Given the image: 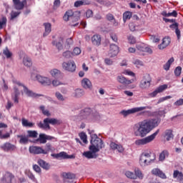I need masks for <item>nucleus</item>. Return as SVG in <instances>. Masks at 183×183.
<instances>
[{
    "instance_id": "obj_45",
    "label": "nucleus",
    "mask_w": 183,
    "mask_h": 183,
    "mask_svg": "<svg viewBox=\"0 0 183 183\" xmlns=\"http://www.w3.org/2000/svg\"><path fill=\"white\" fill-rule=\"evenodd\" d=\"M19 15H21V11H11V12L10 13L11 21H13V19L17 18V16H19Z\"/></svg>"
},
{
    "instance_id": "obj_4",
    "label": "nucleus",
    "mask_w": 183,
    "mask_h": 183,
    "mask_svg": "<svg viewBox=\"0 0 183 183\" xmlns=\"http://www.w3.org/2000/svg\"><path fill=\"white\" fill-rule=\"evenodd\" d=\"M49 124L51 125H61V124H62V120L55 118H46L44 119L43 123L42 122L38 123L37 127L41 129H51Z\"/></svg>"
},
{
    "instance_id": "obj_41",
    "label": "nucleus",
    "mask_w": 183,
    "mask_h": 183,
    "mask_svg": "<svg viewBox=\"0 0 183 183\" xmlns=\"http://www.w3.org/2000/svg\"><path fill=\"white\" fill-rule=\"evenodd\" d=\"M169 155V153H168V151L164 150L162 152L160 153L159 157V161H164L165 157H168Z\"/></svg>"
},
{
    "instance_id": "obj_54",
    "label": "nucleus",
    "mask_w": 183,
    "mask_h": 183,
    "mask_svg": "<svg viewBox=\"0 0 183 183\" xmlns=\"http://www.w3.org/2000/svg\"><path fill=\"white\" fill-rule=\"evenodd\" d=\"M134 175H136V179L139 178V179H142L144 178V174H142V172L139 169H135Z\"/></svg>"
},
{
    "instance_id": "obj_13",
    "label": "nucleus",
    "mask_w": 183,
    "mask_h": 183,
    "mask_svg": "<svg viewBox=\"0 0 183 183\" xmlns=\"http://www.w3.org/2000/svg\"><path fill=\"white\" fill-rule=\"evenodd\" d=\"M119 53V47H118L116 44H111L110 45V50H109V57L114 58V56H117L118 54Z\"/></svg>"
},
{
    "instance_id": "obj_8",
    "label": "nucleus",
    "mask_w": 183,
    "mask_h": 183,
    "mask_svg": "<svg viewBox=\"0 0 183 183\" xmlns=\"http://www.w3.org/2000/svg\"><path fill=\"white\" fill-rule=\"evenodd\" d=\"M61 66L67 72H75L76 69V64H75V61H64Z\"/></svg>"
},
{
    "instance_id": "obj_29",
    "label": "nucleus",
    "mask_w": 183,
    "mask_h": 183,
    "mask_svg": "<svg viewBox=\"0 0 183 183\" xmlns=\"http://www.w3.org/2000/svg\"><path fill=\"white\" fill-rule=\"evenodd\" d=\"M23 64L24 66H27V68H29L30 66H32V60L29 56L24 55L23 58Z\"/></svg>"
},
{
    "instance_id": "obj_56",
    "label": "nucleus",
    "mask_w": 183,
    "mask_h": 183,
    "mask_svg": "<svg viewBox=\"0 0 183 183\" xmlns=\"http://www.w3.org/2000/svg\"><path fill=\"white\" fill-rule=\"evenodd\" d=\"M10 137L11 134L9 133L2 134V131L0 130V139H8V138H10Z\"/></svg>"
},
{
    "instance_id": "obj_5",
    "label": "nucleus",
    "mask_w": 183,
    "mask_h": 183,
    "mask_svg": "<svg viewBox=\"0 0 183 183\" xmlns=\"http://www.w3.org/2000/svg\"><path fill=\"white\" fill-rule=\"evenodd\" d=\"M63 19L66 22H68V21H71V26H78V25H79V23L78 22V21H79V16H75V14L74 11H72V10H68L66 11L63 16Z\"/></svg>"
},
{
    "instance_id": "obj_44",
    "label": "nucleus",
    "mask_w": 183,
    "mask_h": 183,
    "mask_svg": "<svg viewBox=\"0 0 183 183\" xmlns=\"http://www.w3.org/2000/svg\"><path fill=\"white\" fill-rule=\"evenodd\" d=\"M132 63L134 65H135V66H137V68H141V66H144V62L138 59H134Z\"/></svg>"
},
{
    "instance_id": "obj_36",
    "label": "nucleus",
    "mask_w": 183,
    "mask_h": 183,
    "mask_svg": "<svg viewBox=\"0 0 183 183\" xmlns=\"http://www.w3.org/2000/svg\"><path fill=\"white\" fill-rule=\"evenodd\" d=\"M162 15V16H174V18H177V16H178V13L175 10L171 13H167V11H163Z\"/></svg>"
},
{
    "instance_id": "obj_35",
    "label": "nucleus",
    "mask_w": 183,
    "mask_h": 183,
    "mask_svg": "<svg viewBox=\"0 0 183 183\" xmlns=\"http://www.w3.org/2000/svg\"><path fill=\"white\" fill-rule=\"evenodd\" d=\"M7 22H8V19H6V16H3L0 19V29H4V28H6Z\"/></svg>"
},
{
    "instance_id": "obj_53",
    "label": "nucleus",
    "mask_w": 183,
    "mask_h": 183,
    "mask_svg": "<svg viewBox=\"0 0 183 183\" xmlns=\"http://www.w3.org/2000/svg\"><path fill=\"white\" fill-rule=\"evenodd\" d=\"M26 175L29 178V179L33 181V182L38 183V180H36V178L35 177V175H34V174H32V172H27Z\"/></svg>"
},
{
    "instance_id": "obj_60",
    "label": "nucleus",
    "mask_w": 183,
    "mask_h": 183,
    "mask_svg": "<svg viewBox=\"0 0 183 183\" xmlns=\"http://www.w3.org/2000/svg\"><path fill=\"white\" fill-rule=\"evenodd\" d=\"M55 95L59 101H65L64 96L59 92H56Z\"/></svg>"
},
{
    "instance_id": "obj_20",
    "label": "nucleus",
    "mask_w": 183,
    "mask_h": 183,
    "mask_svg": "<svg viewBox=\"0 0 183 183\" xmlns=\"http://www.w3.org/2000/svg\"><path fill=\"white\" fill-rule=\"evenodd\" d=\"M81 86H83L84 89H92V83L88 78H84L81 80Z\"/></svg>"
},
{
    "instance_id": "obj_9",
    "label": "nucleus",
    "mask_w": 183,
    "mask_h": 183,
    "mask_svg": "<svg viewBox=\"0 0 183 183\" xmlns=\"http://www.w3.org/2000/svg\"><path fill=\"white\" fill-rule=\"evenodd\" d=\"M152 81L151 76L149 74H145L140 81L139 88H141V89H147V88L151 86Z\"/></svg>"
},
{
    "instance_id": "obj_38",
    "label": "nucleus",
    "mask_w": 183,
    "mask_h": 183,
    "mask_svg": "<svg viewBox=\"0 0 183 183\" xmlns=\"http://www.w3.org/2000/svg\"><path fill=\"white\" fill-rule=\"evenodd\" d=\"M174 57L170 58L168 61L164 65L163 68L165 71H169V68H171V64L174 62Z\"/></svg>"
},
{
    "instance_id": "obj_2",
    "label": "nucleus",
    "mask_w": 183,
    "mask_h": 183,
    "mask_svg": "<svg viewBox=\"0 0 183 183\" xmlns=\"http://www.w3.org/2000/svg\"><path fill=\"white\" fill-rule=\"evenodd\" d=\"M90 144L89 149L92 152H99L100 149H102L104 147L102 139L98 137L97 134L91 135Z\"/></svg>"
},
{
    "instance_id": "obj_34",
    "label": "nucleus",
    "mask_w": 183,
    "mask_h": 183,
    "mask_svg": "<svg viewBox=\"0 0 183 183\" xmlns=\"http://www.w3.org/2000/svg\"><path fill=\"white\" fill-rule=\"evenodd\" d=\"M44 28H45V31L43 34V36H47V35H49L51 34V31H52L51 27V24L50 23H44Z\"/></svg>"
},
{
    "instance_id": "obj_63",
    "label": "nucleus",
    "mask_w": 183,
    "mask_h": 183,
    "mask_svg": "<svg viewBox=\"0 0 183 183\" xmlns=\"http://www.w3.org/2000/svg\"><path fill=\"white\" fill-rule=\"evenodd\" d=\"M33 169L35 171V172H37L38 174L41 173V167L38 166V164H33Z\"/></svg>"
},
{
    "instance_id": "obj_51",
    "label": "nucleus",
    "mask_w": 183,
    "mask_h": 183,
    "mask_svg": "<svg viewBox=\"0 0 183 183\" xmlns=\"http://www.w3.org/2000/svg\"><path fill=\"white\" fill-rule=\"evenodd\" d=\"M3 54L5 55L6 58H11L12 56V52L9 51V49L8 47H6L5 49L3 50Z\"/></svg>"
},
{
    "instance_id": "obj_49",
    "label": "nucleus",
    "mask_w": 183,
    "mask_h": 183,
    "mask_svg": "<svg viewBox=\"0 0 183 183\" xmlns=\"http://www.w3.org/2000/svg\"><path fill=\"white\" fill-rule=\"evenodd\" d=\"M79 135L80 139H81L84 144H88L86 134H85L84 132H81Z\"/></svg>"
},
{
    "instance_id": "obj_28",
    "label": "nucleus",
    "mask_w": 183,
    "mask_h": 183,
    "mask_svg": "<svg viewBox=\"0 0 183 183\" xmlns=\"http://www.w3.org/2000/svg\"><path fill=\"white\" fill-rule=\"evenodd\" d=\"M173 178L177 179V181L182 182L183 181V174L179 170H174L173 173Z\"/></svg>"
},
{
    "instance_id": "obj_11",
    "label": "nucleus",
    "mask_w": 183,
    "mask_h": 183,
    "mask_svg": "<svg viewBox=\"0 0 183 183\" xmlns=\"http://www.w3.org/2000/svg\"><path fill=\"white\" fill-rule=\"evenodd\" d=\"M29 151L30 154H34L36 155H38L39 154H44V155H46V152H45V149H42L40 147L31 146L29 148Z\"/></svg>"
},
{
    "instance_id": "obj_26",
    "label": "nucleus",
    "mask_w": 183,
    "mask_h": 183,
    "mask_svg": "<svg viewBox=\"0 0 183 183\" xmlns=\"http://www.w3.org/2000/svg\"><path fill=\"white\" fill-rule=\"evenodd\" d=\"M110 148L113 149V151L117 149L119 152H122L124 151V147H122V145L116 144L115 142L110 143Z\"/></svg>"
},
{
    "instance_id": "obj_6",
    "label": "nucleus",
    "mask_w": 183,
    "mask_h": 183,
    "mask_svg": "<svg viewBox=\"0 0 183 183\" xmlns=\"http://www.w3.org/2000/svg\"><path fill=\"white\" fill-rule=\"evenodd\" d=\"M159 134V129H157L154 133L152 134L144 137L143 139H139L135 141L136 145H147V144H149V142H152L157 137V136Z\"/></svg>"
},
{
    "instance_id": "obj_64",
    "label": "nucleus",
    "mask_w": 183,
    "mask_h": 183,
    "mask_svg": "<svg viewBox=\"0 0 183 183\" xmlns=\"http://www.w3.org/2000/svg\"><path fill=\"white\" fill-rule=\"evenodd\" d=\"M174 105H175L176 107H181V105H183V99L177 100L176 102L174 103Z\"/></svg>"
},
{
    "instance_id": "obj_7",
    "label": "nucleus",
    "mask_w": 183,
    "mask_h": 183,
    "mask_svg": "<svg viewBox=\"0 0 183 183\" xmlns=\"http://www.w3.org/2000/svg\"><path fill=\"white\" fill-rule=\"evenodd\" d=\"M144 109H151V107L145 106L140 107H134L128 110H122L120 114L124 117H128V115H131L132 114H137V112H141Z\"/></svg>"
},
{
    "instance_id": "obj_19",
    "label": "nucleus",
    "mask_w": 183,
    "mask_h": 183,
    "mask_svg": "<svg viewBox=\"0 0 183 183\" xmlns=\"http://www.w3.org/2000/svg\"><path fill=\"white\" fill-rule=\"evenodd\" d=\"M152 175H156V177H159V178H162V179H167V175H165V173H164L161 169L158 168L153 169L152 170Z\"/></svg>"
},
{
    "instance_id": "obj_21",
    "label": "nucleus",
    "mask_w": 183,
    "mask_h": 183,
    "mask_svg": "<svg viewBox=\"0 0 183 183\" xmlns=\"http://www.w3.org/2000/svg\"><path fill=\"white\" fill-rule=\"evenodd\" d=\"M169 44H171V39L169 37H164L162 39V43L158 45V48L159 49H165Z\"/></svg>"
},
{
    "instance_id": "obj_37",
    "label": "nucleus",
    "mask_w": 183,
    "mask_h": 183,
    "mask_svg": "<svg viewBox=\"0 0 183 183\" xmlns=\"http://www.w3.org/2000/svg\"><path fill=\"white\" fill-rule=\"evenodd\" d=\"M137 49L139 51H142V52H147L148 54H152V49L149 48V47H142L139 45H137Z\"/></svg>"
},
{
    "instance_id": "obj_18",
    "label": "nucleus",
    "mask_w": 183,
    "mask_h": 183,
    "mask_svg": "<svg viewBox=\"0 0 183 183\" xmlns=\"http://www.w3.org/2000/svg\"><path fill=\"white\" fill-rule=\"evenodd\" d=\"M117 81L123 85H129L134 82V80H128L127 78H125V76L122 75L117 76Z\"/></svg>"
},
{
    "instance_id": "obj_30",
    "label": "nucleus",
    "mask_w": 183,
    "mask_h": 183,
    "mask_svg": "<svg viewBox=\"0 0 183 183\" xmlns=\"http://www.w3.org/2000/svg\"><path fill=\"white\" fill-rule=\"evenodd\" d=\"M97 152H93L92 151L84 152L83 155L88 159H92L93 158H97L98 157Z\"/></svg>"
},
{
    "instance_id": "obj_24",
    "label": "nucleus",
    "mask_w": 183,
    "mask_h": 183,
    "mask_svg": "<svg viewBox=\"0 0 183 183\" xmlns=\"http://www.w3.org/2000/svg\"><path fill=\"white\" fill-rule=\"evenodd\" d=\"M37 163L39 164L41 168H43V169H45L46 171H48L51 168V164L45 162L44 159H39Z\"/></svg>"
},
{
    "instance_id": "obj_62",
    "label": "nucleus",
    "mask_w": 183,
    "mask_h": 183,
    "mask_svg": "<svg viewBox=\"0 0 183 183\" xmlns=\"http://www.w3.org/2000/svg\"><path fill=\"white\" fill-rule=\"evenodd\" d=\"M53 85V86H59V85H62V83L58 80H53L52 81H51Z\"/></svg>"
},
{
    "instance_id": "obj_42",
    "label": "nucleus",
    "mask_w": 183,
    "mask_h": 183,
    "mask_svg": "<svg viewBox=\"0 0 183 183\" xmlns=\"http://www.w3.org/2000/svg\"><path fill=\"white\" fill-rule=\"evenodd\" d=\"M62 176L64 178H66V179H75V174L72 173L64 172Z\"/></svg>"
},
{
    "instance_id": "obj_1",
    "label": "nucleus",
    "mask_w": 183,
    "mask_h": 183,
    "mask_svg": "<svg viewBox=\"0 0 183 183\" xmlns=\"http://www.w3.org/2000/svg\"><path fill=\"white\" fill-rule=\"evenodd\" d=\"M161 122L158 119H147L134 124L133 131L135 137H145L152 129L157 128Z\"/></svg>"
},
{
    "instance_id": "obj_31",
    "label": "nucleus",
    "mask_w": 183,
    "mask_h": 183,
    "mask_svg": "<svg viewBox=\"0 0 183 183\" xmlns=\"http://www.w3.org/2000/svg\"><path fill=\"white\" fill-rule=\"evenodd\" d=\"M21 124H22V126L25 127L26 128H32L35 125L34 123H32L28 121V119L25 118L21 119Z\"/></svg>"
},
{
    "instance_id": "obj_43",
    "label": "nucleus",
    "mask_w": 183,
    "mask_h": 183,
    "mask_svg": "<svg viewBox=\"0 0 183 183\" xmlns=\"http://www.w3.org/2000/svg\"><path fill=\"white\" fill-rule=\"evenodd\" d=\"M50 74L54 78H58V76H59V75H61V71H59L56 69H54L50 71Z\"/></svg>"
},
{
    "instance_id": "obj_10",
    "label": "nucleus",
    "mask_w": 183,
    "mask_h": 183,
    "mask_svg": "<svg viewBox=\"0 0 183 183\" xmlns=\"http://www.w3.org/2000/svg\"><path fill=\"white\" fill-rule=\"evenodd\" d=\"M15 179V175L9 172H6L1 178V183H13Z\"/></svg>"
},
{
    "instance_id": "obj_48",
    "label": "nucleus",
    "mask_w": 183,
    "mask_h": 183,
    "mask_svg": "<svg viewBox=\"0 0 183 183\" xmlns=\"http://www.w3.org/2000/svg\"><path fill=\"white\" fill-rule=\"evenodd\" d=\"M125 175L127 178H130V179H137V175L132 172L127 171L126 172Z\"/></svg>"
},
{
    "instance_id": "obj_50",
    "label": "nucleus",
    "mask_w": 183,
    "mask_h": 183,
    "mask_svg": "<svg viewBox=\"0 0 183 183\" xmlns=\"http://www.w3.org/2000/svg\"><path fill=\"white\" fill-rule=\"evenodd\" d=\"M39 109L41 110L43 115H46V117H51L49 110H45V106H40Z\"/></svg>"
},
{
    "instance_id": "obj_57",
    "label": "nucleus",
    "mask_w": 183,
    "mask_h": 183,
    "mask_svg": "<svg viewBox=\"0 0 183 183\" xmlns=\"http://www.w3.org/2000/svg\"><path fill=\"white\" fill-rule=\"evenodd\" d=\"M62 55L64 58H66L67 59H69V58L72 56V52H71L70 51H66L63 52Z\"/></svg>"
},
{
    "instance_id": "obj_23",
    "label": "nucleus",
    "mask_w": 183,
    "mask_h": 183,
    "mask_svg": "<svg viewBox=\"0 0 183 183\" xmlns=\"http://www.w3.org/2000/svg\"><path fill=\"white\" fill-rule=\"evenodd\" d=\"M101 36L98 34H94L92 36V43L95 45L96 46H99L101 45Z\"/></svg>"
},
{
    "instance_id": "obj_59",
    "label": "nucleus",
    "mask_w": 183,
    "mask_h": 183,
    "mask_svg": "<svg viewBox=\"0 0 183 183\" xmlns=\"http://www.w3.org/2000/svg\"><path fill=\"white\" fill-rule=\"evenodd\" d=\"M168 88V85L167 84H163V85H161L159 86L157 90L158 91V92H162L164 91H165V89H167Z\"/></svg>"
},
{
    "instance_id": "obj_33",
    "label": "nucleus",
    "mask_w": 183,
    "mask_h": 183,
    "mask_svg": "<svg viewBox=\"0 0 183 183\" xmlns=\"http://www.w3.org/2000/svg\"><path fill=\"white\" fill-rule=\"evenodd\" d=\"M164 138L167 141H171V139H174V134H172V130L167 129L164 132Z\"/></svg>"
},
{
    "instance_id": "obj_55",
    "label": "nucleus",
    "mask_w": 183,
    "mask_h": 183,
    "mask_svg": "<svg viewBox=\"0 0 183 183\" xmlns=\"http://www.w3.org/2000/svg\"><path fill=\"white\" fill-rule=\"evenodd\" d=\"M182 71V66L176 67V69H174V75L176 76H179V75H181Z\"/></svg>"
},
{
    "instance_id": "obj_46",
    "label": "nucleus",
    "mask_w": 183,
    "mask_h": 183,
    "mask_svg": "<svg viewBox=\"0 0 183 183\" xmlns=\"http://www.w3.org/2000/svg\"><path fill=\"white\" fill-rule=\"evenodd\" d=\"M132 17V13L129 11H126L123 14V21L124 22H127V19H131Z\"/></svg>"
},
{
    "instance_id": "obj_47",
    "label": "nucleus",
    "mask_w": 183,
    "mask_h": 183,
    "mask_svg": "<svg viewBox=\"0 0 183 183\" xmlns=\"http://www.w3.org/2000/svg\"><path fill=\"white\" fill-rule=\"evenodd\" d=\"M84 94V89H76L75 90V97L76 98H81V97H83Z\"/></svg>"
},
{
    "instance_id": "obj_39",
    "label": "nucleus",
    "mask_w": 183,
    "mask_h": 183,
    "mask_svg": "<svg viewBox=\"0 0 183 183\" xmlns=\"http://www.w3.org/2000/svg\"><path fill=\"white\" fill-rule=\"evenodd\" d=\"M37 141L40 144H46V134H40Z\"/></svg>"
},
{
    "instance_id": "obj_32",
    "label": "nucleus",
    "mask_w": 183,
    "mask_h": 183,
    "mask_svg": "<svg viewBox=\"0 0 183 183\" xmlns=\"http://www.w3.org/2000/svg\"><path fill=\"white\" fill-rule=\"evenodd\" d=\"M14 94H12V99H14V102H16V104H18V102H19V95L21 94V93L19 92V90L18 89V88L14 87Z\"/></svg>"
},
{
    "instance_id": "obj_25",
    "label": "nucleus",
    "mask_w": 183,
    "mask_h": 183,
    "mask_svg": "<svg viewBox=\"0 0 183 183\" xmlns=\"http://www.w3.org/2000/svg\"><path fill=\"white\" fill-rule=\"evenodd\" d=\"M91 114V109L89 108H86L83 110H81L79 117L81 119H85L86 117H89V115Z\"/></svg>"
},
{
    "instance_id": "obj_17",
    "label": "nucleus",
    "mask_w": 183,
    "mask_h": 183,
    "mask_svg": "<svg viewBox=\"0 0 183 183\" xmlns=\"http://www.w3.org/2000/svg\"><path fill=\"white\" fill-rule=\"evenodd\" d=\"M36 79L41 84V85H46V86H49L51 85V79H48V77H44L41 75H36Z\"/></svg>"
},
{
    "instance_id": "obj_40",
    "label": "nucleus",
    "mask_w": 183,
    "mask_h": 183,
    "mask_svg": "<svg viewBox=\"0 0 183 183\" xmlns=\"http://www.w3.org/2000/svg\"><path fill=\"white\" fill-rule=\"evenodd\" d=\"M27 137L29 138H37L38 137V132L35 130H28L27 131Z\"/></svg>"
},
{
    "instance_id": "obj_61",
    "label": "nucleus",
    "mask_w": 183,
    "mask_h": 183,
    "mask_svg": "<svg viewBox=\"0 0 183 183\" xmlns=\"http://www.w3.org/2000/svg\"><path fill=\"white\" fill-rule=\"evenodd\" d=\"M81 54V49L79 47H75L73 50L72 55H79Z\"/></svg>"
},
{
    "instance_id": "obj_27",
    "label": "nucleus",
    "mask_w": 183,
    "mask_h": 183,
    "mask_svg": "<svg viewBox=\"0 0 183 183\" xmlns=\"http://www.w3.org/2000/svg\"><path fill=\"white\" fill-rule=\"evenodd\" d=\"M17 138H19V144H26L28 141H29V137L26 134H19L17 135Z\"/></svg>"
},
{
    "instance_id": "obj_14",
    "label": "nucleus",
    "mask_w": 183,
    "mask_h": 183,
    "mask_svg": "<svg viewBox=\"0 0 183 183\" xmlns=\"http://www.w3.org/2000/svg\"><path fill=\"white\" fill-rule=\"evenodd\" d=\"M13 4L14 5L15 9L17 11H21L24 9L25 5H26V0H24L22 1L19 0H13Z\"/></svg>"
},
{
    "instance_id": "obj_3",
    "label": "nucleus",
    "mask_w": 183,
    "mask_h": 183,
    "mask_svg": "<svg viewBox=\"0 0 183 183\" xmlns=\"http://www.w3.org/2000/svg\"><path fill=\"white\" fill-rule=\"evenodd\" d=\"M157 159V156L155 154L152 153L151 152H143L140 155L139 164L142 167H147V165H151Z\"/></svg>"
},
{
    "instance_id": "obj_15",
    "label": "nucleus",
    "mask_w": 183,
    "mask_h": 183,
    "mask_svg": "<svg viewBox=\"0 0 183 183\" xmlns=\"http://www.w3.org/2000/svg\"><path fill=\"white\" fill-rule=\"evenodd\" d=\"M51 157H53V158H56V159H68L69 158H72L73 156L68 155L65 152H61L58 154H52Z\"/></svg>"
},
{
    "instance_id": "obj_12",
    "label": "nucleus",
    "mask_w": 183,
    "mask_h": 183,
    "mask_svg": "<svg viewBox=\"0 0 183 183\" xmlns=\"http://www.w3.org/2000/svg\"><path fill=\"white\" fill-rule=\"evenodd\" d=\"M51 44L53 46H56L59 51H62L64 49V38L59 37L58 39L54 40Z\"/></svg>"
},
{
    "instance_id": "obj_58",
    "label": "nucleus",
    "mask_w": 183,
    "mask_h": 183,
    "mask_svg": "<svg viewBox=\"0 0 183 183\" xmlns=\"http://www.w3.org/2000/svg\"><path fill=\"white\" fill-rule=\"evenodd\" d=\"M166 109L164 110H158L155 112L156 115H158L159 117H165V114H167V112H165Z\"/></svg>"
},
{
    "instance_id": "obj_22",
    "label": "nucleus",
    "mask_w": 183,
    "mask_h": 183,
    "mask_svg": "<svg viewBox=\"0 0 183 183\" xmlns=\"http://www.w3.org/2000/svg\"><path fill=\"white\" fill-rule=\"evenodd\" d=\"M24 92L27 95V97H30L31 98H36V97H41V94H37L36 93H34V92L29 90L26 86H24Z\"/></svg>"
},
{
    "instance_id": "obj_16",
    "label": "nucleus",
    "mask_w": 183,
    "mask_h": 183,
    "mask_svg": "<svg viewBox=\"0 0 183 183\" xmlns=\"http://www.w3.org/2000/svg\"><path fill=\"white\" fill-rule=\"evenodd\" d=\"M1 149L5 152H9V151H15V149H16V146L9 142H6L1 146Z\"/></svg>"
},
{
    "instance_id": "obj_52",
    "label": "nucleus",
    "mask_w": 183,
    "mask_h": 183,
    "mask_svg": "<svg viewBox=\"0 0 183 183\" xmlns=\"http://www.w3.org/2000/svg\"><path fill=\"white\" fill-rule=\"evenodd\" d=\"M82 5H86V1L84 0H79L74 3V6L76 8H79V6H82Z\"/></svg>"
}]
</instances>
